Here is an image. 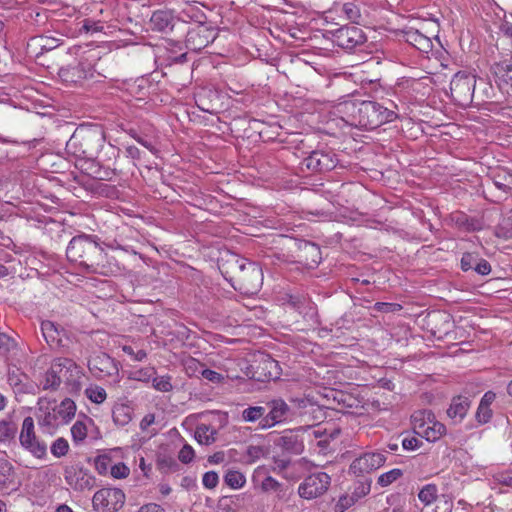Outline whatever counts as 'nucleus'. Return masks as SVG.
<instances>
[{"instance_id": "obj_11", "label": "nucleus", "mask_w": 512, "mask_h": 512, "mask_svg": "<svg viewBox=\"0 0 512 512\" xmlns=\"http://www.w3.org/2000/svg\"><path fill=\"white\" fill-rule=\"evenodd\" d=\"M65 480L74 490H90L95 485V477L79 465H71L65 468Z\"/></svg>"}, {"instance_id": "obj_63", "label": "nucleus", "mask_w": 512, "mask_h": 512, "mask_svg": "<svg viewBox=\"0 0 512 512\" xmlns=\"http://www.w3.org/2000/svg\"><path fill=\"white\" fill-rule=\"evenodd\" d=\"M155 421L154 414H147L140 422V427L142 430L147 429L150 425H152Z\"/></svg>"}, {"instance_id": "obj_56", "label": "nucleus", "mask_w": 512, "mask_h": 512, "mask_svg": "<svg viewBox=\"0 0 512 512\" xmlns=\"http://www.w3.org/2000/svg\"><path fill=\"white\" fill-rule=\"evenodd\" d=\"M421 444V441L415 437L404 438L402 440V446L405 450H415Z\"/></svg>"}, {"instance_id": "obj_49", "label": "nucleus", "mask_w": 512, "mask_h": 512, "mask_svg": "<svg viewBox=\"0 0 512 512\" xmlns=\"http://www.w3.org/2000/svg\"><path fill=\"white\" fill-rule=\"evenodd\" d=\"M478 258L471 253H464L461 258V268L464 271H468L469 269H474L476 266Z\"/></svg>"}, {"instance_id": "obj_60", "label": "nucleus", "mask_w": 512, "mask_h": 512, "mask_svg": "<svg viewBox=\"0 0 512 512\" xmlns=\"http://www.w3.org/2000/svg\"><path fill=\"white\" fill-rule=\"evenodd\" d=\"M14 345L13 339H11L5 333H0V348L9 350Z\"/></svg>"}, {"instance_id": "obj_21", "label": "nucleus", "mask_w": 512, "mask_h": 512, "mask_svg": "<svg viewBox=\"0 0 512 512\" xmlns=\"http://www.w3.org/2000/svg\"><path fill=\"white\" fill-rule=\"evenodd\" d=\"M300 257L308 265H317L321 260L320 248L311 242L303 241L299 244Z\"/></svg>"}, {"instance_id": "obj_43", "label": "nucleus", "mask_w": 512, "mask_h": 512, "mask_svg": "<svg viewBox=\"0 0 512 512\" xmlns=\"http://www.w3.org/2000/svg\"><path fill=\"white\" fill-rule=\"evenodd\" d=\"M452 502L447 499H440L434 508L424 507L420 512H451Z\"/></svg>"}, {"instance_id": "obj_48", "label": "nucleus", "mask_w": 512, "mask_h": 512, "mask_svg": "<svg viewBox=\"0 0 512 512\" xmlns=\"http://www.w3.org/2000/svg\"><path fill=\"white\" fill-rule=\"evenodd\" d=\"M178 458L184 464L190 463L194 458L193 448L190 445L185 444L179 451Z\"/></svg>"}, {"instance_id": "obj_2", "label": "nucleus", "mask_w": 512, "mask_h": 512, "mask_svg": "<svg viewBox=\"0 0 512 512\" xmlns=\"http://www.w3.org/2000/svg\"><path fill=\"white\" fill-rule=\"evenodd\" d=\"M105 142L104 131L99 126L78 127L66 144L69 153L76 157L93 160Z\"/></svg>"}, {"instance_id": "obj_36", "label": "nucleus", "mask_w": 512, "mask_h": 512, "mask_svg": "<svg viewBox=\"0 0 512 512\" xmlns=\"http://www.w3.org/2000/svg\"><path fill=\"white\" fill-rule=\"evenodd\" d=\"M171 376H156L154 375L152 378V386L155 390L160 392H170L173 390V385L171 383Z\"/></svg>"}, {"instance_id": "obj_12", "label": "nucleus", "mask_w": 512, "mask_h": 512, "mask_svg": "<svg viewBox=\"0 0 512 512\" xmlns=\"http://www.w3.org/2000/svg\"><path fill=\"white\" fill-rule=\"evenodd\" d=\"M335 42L343 49L352 50L366 41L361 28L357 26H344L334 34Z\"/></svg>"}, {"instance_id": "obj_4", "label": "nucleus", "mask_w": 512, "mask_h": 512, "mask_svg": "<svg viewBox=\"0 0 512 512\" xmlns=\"http://www.w3.org/2000/svg\"><path fill=\"white\" fill-rule=\"evenodd\" d=\"M353 119L358 126L365 129H376L386 122L393 121L395 113L381 104L374 101H363L352 113Z\"/></svg>"}, {"instance_id": "obj_61", "label": "nucleus", "mask_w": 512, "mask_h": 512, "mask_svg": "<svg viewBox=\"0 0 512 512\" xmlns=\"http://www.w3.org/2000/svg\"><path fill=\"white\" fill-rule=\"evenodd\" d=\"M42 41V49L50 50L58 46V39L50 38V37H41Z\"/></svg>"}, {"instance_id": "obj_30", "label": "nucleus", "mask_w": 512, "mask_h": 512, "mask_svg": "<svg viewBox=\"0 0 512 512\" xmlns=\"http://www.w3.org/2000/svg\"><path fill=\"white\" fill-rule=\"evenodd\" d=\"M113 420L116 424L124 426L131 420V409L126 405H117L113 409Z\"/></svg>"}, {"instance_id": "obj_46", "label": "nucleus", "mask_w": 512, "mask_h": 512, "mask_svg": "<svg viewBox=\"0 0 512 512\" xmlns=\"http://www.w3.org/2000/svg\"><path fill=\"white\" fill-rule=\"evenodd\" d=\"M374 308L377 311L389 313L400 311L402 309V306L398 303L377 302L375 303Z\"/></svg>"}, {"instance_id": "obj_28", "label": "nucleus", "mask_w": 512, "mask_h": 512, "mask_svg": "<svg viewBox=\"0 0 512 512\" xmlns=\"http://www.w3.org/2000/svg\"><path fill=\"white\" fill-rule=\"evenodd\" d=\"M14 470L9 461L0 459V487H7L13 482Z\"/></svg>"}, {"instance_id": "obj_18", "label": "nucleus", "mask_w": 512, "mask_h": 512, "mask_svg": "<svg viewBox=\"0 0 512 512\" xmlns=\"http://www.w3.org/2000/svg\"><path fill=\"white\" fill-rule=\"evenodd\" d=\"M54 365H59L58 368L61 369L60 373L57 374L59 376L60 382L65 381L67 384H72L76 381V377H78V370L76 363L68 358H58L54 360Z\"/></svg>"}, {"instance_id": "obj_24", "label": "nucleus", "mask_w": 512, "mask_h": 512, "mask_svg": "<svg viewBox=\"0 0 512 512\" xmlns=\"http://www.w3.org/2000/svg\"><path fill=\"white\" fill-rule=\"evenodd\" d=\"M493 69L501 81L512 86V57L495 63Z\"/></svg>"}, {"instance_id": "obj_15", "label": "nucleus", "mask_w": 512, "mask_h": 512, "mask_svg": "<svg viewBox=\"0 0 512 512\" xmlns=\"http://www.w3.org/2000/svg\"><path fill=\"white\" fill-rule=\"evenodd\" d=\"M215 38L213 31L205 25H199L195 29L188 31L186 36V45L194 51H200L205 48Z\"/></svg>"}, {"instance_id": "obj_40", "label": "nucleus", "mask_w": 512, "mask_h": 512, "mask_svg": "<svg viewBox=\"0 0 512 512\" xmlns=\"http://www.w3.org/2000/svg\"><path fill=\"white\" fill-rule=\"evenodd\" d=\"M71 435L75 443L82 442L87 437V427L82 421H76L71 428Z\"/></svg>"}, {"instance_id": "obj_9", "label": "nucleus", "mask_w": 512, "mask_h": 512, "mask_svg": "<svg viewBox=\"0 0 512 512\" xmlns=\"http://www.w3.org/2000/svg\"><path fill=\"white\" fill-rule=\"evenodd\" d=\"M19 440L21 446L35 457L43 458L46 455L47 445L36 437L32 417L24 418Z\"/></svg>"}, {"instance_id": "obj_34", "label": "nucleus", "mask_w": 512, "mask_h": 512, "mask_svg": "<svg viewBox=\"0 0 512 512\" xmlns=\"http://www.w3.org/2000/svg\"><path fill=\"white\" fill-rule=\"evenodd\" d=\"M85 394L89 400L96 404H101L106 400L107 394L104 388L98 385H91L85 390Z\"/></svg>"}, {"instance_id": "obj_13", "label": "nucleus", "mask_w": 512, "mask_h": 512, "mask_svg": "<svg viewBox=\"0 0 512 512\" xmlns=\"http://www.w3.org/2000/svg\"><path fill=\"white\" fill-rule=\"evenodd\" d=\"M386 461L384 454L377 452L364 453L356 458L350 465V472L354 475L369 473L381 467Z\"/></svg>"}, {"instance_id": "obj_57", "label": "nucleus", "mask_w": 512, "mask_h": 512, "mask_svg": "<svg viewBox=\"0 0 512 512\" xmlns=\"http://www.w3.org/2000/svg\"><path fill=\"white\" fill-rule=\"evenodd\" d=\"M109 459L106 457H97L95 467L99 474H105L108 470Z\"/></svg>"}, {"instance_id": "obj_50", "label": "nucleus", "mask_w": 512, "mask_h": 512, "mask_svg": "<svg viewBox=\"0 0 512 512\" xmlns=\"http://www.w3.org/2000/svg\"><path fill=\"white\" fill-rule=\"evenodd\" d=\"M343 11L347 18L353 22H356L360 18L359 9L353 3H345L343 5Z\"/></svg>"}, {"instance_id": "obj_62", "label": "nucleus", "mask_w": 512, "mask_h": 512, "mask_svg": "<svg viewBox=\"0 0 512 512\" xmlns=\"http://www.w3.org/2000/svg\"><path fill=\"white\" fill-rule=\"evenodd\" d=\"M505 184H507V182H506V180H504V174H503V175L498 174V175L494 178V185H495L498 189H501V190H503L504 192H508V186H506Z\"/></svg>"}, {"instance_id": "obj_3", "label": "nucleus", "mask_w": 512, "mask_h": 512, "mask_svg": "<svg viewBox=\"0 0 512 512\" xmlns=\"http://www.w3.org/2000/svg\"><path fill=\"white\" fill-rule=\"evenodd\" d=\"M66 255L69 261L78 263L90 272H97L100 262L106 256L104 249L86 234L71 239Z\"/></svg>"}, {"instance_id": "obj_20", "label": "nucleus", "mask_w": 512, "mask_h": 512, "mask_svg": "<svg viewBox=\"0 0 512 512\" xmlns=\"http://www.w3.org/2000/svg\"><path fill=\"white\" fill-rule=\"evenodd\" d=\"M406 41L413 45L421 52L428 53L432 47V41L426 35L420 33L418 30L410 29L405 32Z\"/></svg>"}, {"instance_id": "obj_22", "label": "nucleus", "mask_w": 512, "mask_h": 512, "mask_svg": "<svg viewBox=\"0 0 512 512\" xmlns=\"http://www.w3.org/2000/svg\"><path fill=\"white\" fill-rule=\"evenodd\" d=\"M434 414L428 410L416 411L411 416L413 430L417 435H421L425 428L433 422Z\"/></svg>"}, {"instance_id": "obj_59", "label": "nucleus", "mask_w": 512, "mask_h": 512, "mask_svg": "<svg viewBox=\"0 0 512 512\" xmlns=\"http://www.w3.org/2000/svg\"><path fill=\"white\" fill-rule=\"evenodd\" d=\"M496 479L499 483L512 487V472L498 474Z\"/></svg>"}, {"instance_id": "obj_17", "label": "nucleus", "mask_w": 512, "mask_h": 512, "mask_svg": "<svg viewBox=\"0 0 512 512\" xmlns=\"http://www.w3.org/2000/svg\"><path fill=\"white\" fill-rule=\"evenodd\" d=\"M174 16L171 11L157 10L150 18V26L153 31L167 32L174 26Z\"/></svg>"}, {"instance_id": "obj_53", "label": "nucleus", "mask_w": 512, "mask_h": 512, "mask_svg": "<svg viewBox=\"0 0 512 512\" xmlns=\"http://www.w3.org/2000/svg\"><path fill=\"white\" fill-rule=\"evenodd\" d=\"M491 415H492V411L488 406H485V408H484L483 406H481L479 404V407H478V410L476 413V417L480 423H487L489 421V419L491 418Z\"/></svg>"}, {"instance_id": "obj_7", "label": "nucleus", "mask_w": 512, "mask_h": 512, "mask_svg": "<svg viewBox=\"0 0 512 512\" xmlns=\"http://www.w3.org/2000/svg\"><path fill=\"white\" fill-rule=\"evenodd\" d=\"M125 494L118 488H103L98 490L92 499V505L98 512H116L123 507Z\"/></svg>"}, {"instance_id": "obj_38", "label": "nucleus", "mask_w": 512, "mask_h": 512, "mask_svg": "<svg viewBox=\"0 0 512 512\" xmlns=\"http://www.w3.org/2000/svg\"><path fill=\"white\" fill-rule=\"evenodd\" d=\"M17 427L14 423L0 421V442H5L15 437Z\"/></svg>"}, {"instance_id": "obj_5", "label": "nucleus", "mask_w": 512, "mask_h": 512, "mask_svg": "<svg viewBox=\"0 0 512 512\" xmlns=\"http://www.w3.org/2000/svg\"><path fill=\"white\" fill-rule=\"evenodd\" d=\"M476 77L467 71H459L450 82L451 97L455 104L466 107L472 100L475 91Z\"/></svg>"}, {"instance_id": "obj_6", "label": "nucleus", "mask_w": 512, "mask_h": 512, "mask_svg": "<svg viewBox=\"0 0 512 512\" xmlns=\"http://www.w3.org/2000/svg\"><path fill=\"white\" fill-rule=\"evenodd\" d=\"M87 365L92 375L98 379H110L113 383L120 381L119 362L106 353L92 355Z\"/></svg>"}, {"instance_id": "obj_14", "label": "nucleus", "mask_w": 512, "mask_h": 512, "mask_svg": "<svg viewBox=\"0 0 512 512\" xmlns=\"http://www.w3.org/2000/svg\"><path fill=\"white\" fill-rule=\"evenodd\" d=\"M270 411L261 420L260 425L262 428H271L274 425L286 420L289 406L282 399H274L267 403Z\"/></svg>"}, {"instance_id": "obj_54", "label": "nucleus", "mask_w": 512, "mask_h": 512, "mask_svg": "<svg viewBox=\"0 0 512 512\" xmlns=\"http://www.w3.org/2000/svg\"><path fill=\"white\" fill-rule=\"evenodd\" d=\"M279 486V482L270 476L266 477L261 484V487L265 492L276 491Z\"/></svg>"}, {"instance_id": "obj_51", "label": "nucleus", "mask_w": 512, "mask_h": 512, "mask_svg": "<svg viewBox=\"0 0 512 512\" xmlns=\"http://www.w3.org/2000/svg\"><path fill=\"white\" fill-rule=\"evenodd\" d=\"M185 369L189 376H193V375H196V373H200V371L204 368H203V365L199 361H197L194 358H191L188 361H186Z\"/></svg>"}, {"instance_id": "obj_35", "label": "nucleus", "mask_w": 512, "mask_h": 512, "mask_svg": "<svg viewBox=\"0 0 512 512\" xmlns=\"http://www.w3.org/2000/svg\"><path fill=\"white\" fill-rule=\"evenodd\" d=\"M418 497L423 503H425V507H430V503H432L433 501L437 502L439 500L437 499V488L435 485L432 484H428L425 487H423L420 490Z\"/></svg>"}, {"instance_id": "obj_8", "label": "nucleus", "mask_w": 512, "mask_h": 512, "mask_svg": "<svg viewBox=\"0 0 512 512\" xmlns=\"http://www.w3.org/2000/svg\"><path fill=\"white\" fill-rule=\"evenodd\" d=\"M338 163L336 154L330 150H314L301 162V170L309 172H327Z\"/></svg>"}, {"instance_id": "obj_52", "label": "nucleus", "mask_w": 512, "mask_h": 512, "mask_svg": "<svg viewBox=\"0 0 512 512\" xmlns=\"http://www.w3.org/2000/svg\"><path fill=\"white\" fill-rule=\"evenodd\" d=\"M82 30H84L87 33H96L101 32L103 30V26L100 24V22L85 19L83 21Z\"/></svg>"}, {"instance_id": "obj_27", "label": "nucleus", "mask_w": 512, "mask_h": 512, "mask_svg": "<svg viewBox=\"0 0 512 512\" xmlns=\"http://www.w3.org/2000/svg\"><path fill=\"white\" fill-rule=\"evenodd\" d=\"M217 431L206 424L197 426L195 431V438L200 444L210 445L216 440Z\"/></svg>"}, {"instance_id": "obj_58", "label": "nucleus", "mask_w": 512, "mask_h": 512, "mask_svg": "<svg viewBox=\"0 0 512 512\" xmlns=\"http://www.w3.org/2000/svg\"><path fill=\"white\" fill-rule=\"evenodd\" d=\"M138 512H166L164 508L156 503L145 504L140 507Z\"/></svg>"}, {"instance_id": "obj_64", "label": "nucleus", "mask_w": 512, "mask_h": 512, "mask_svg": "<svg viewBox=\"0 0 512 512\" xmlns=\"http://www.w3.org/2000/svg\"><path fill=\"white\" fill-rule=\"evenodd\" d=\"M495 400V393L488 391L484 394L480 405L485 408V406H490V404Z\"/></svg>"}, {"instance_id": "obj_44", "label": "nucleus", "mask_w": 512, "mask_h": 512, "mask_svg": "<svg viewBox=\"0 0 512 512\" xmlns=\"http://www.w3.org/2000/svg\"><path fill=\"white\" fill-rule=\"evenodd\" d=\"M219 477L218 474L214 471L206 472L203 475L202 483L205 488L213 489L218 485Z\"/></svg>"}, {"instance_id": "obj_32", "label": "nucleus", "mask_w": 512, "mask_h": 512, "mask_svg": "<svg viewBox=\"0 0 512 512\" xmlns=\"http://www.w3.org/2000/svg\"><path fill=\"white\" fill-rule=\"evenodd\" d=\"M224 481L232 489H238L245 484L246 479L241 472L229 470L224 477Z\"/></svg>"}, {"instance_id": "obj_31", "label": "nucleus", "mask_w": 512, "mask_h": 512, "mask_svg": "<svg viewBox=\"0 0 512 512\" xmlns=\"http://www.w3.org/2000/svg\"><path fill=\"white\" fill-rule=\"evenodd\" d=\"M468 403L465 400H461V398L454 399L449 409L447 410V414L451 418H460L462 419L467 412Z\"/></svg>"}, {"instance_id": "obj_25", "label": "nucleus", "mask_w": 512, "mask_h": 512, "mask_svg": "<svg viewBox=\"0 0 512 512\" xmlns=\"http://www.w3.org/2000/svg\"><path fill=\"white\" fill-rule=\"evenodd\" d=\"M446 433V427L435 420V416L433 417V422L428 425L424 432L420 435L425 438L429 442H435L440 439Z\"/></svg>"}, {"instance_id": "obj_47", "label": "nucleus", "mask_w": 512, "mask_h": 512, "mask_svg": "<svg viewBox=\"0 0 512 512\" xmlns=\"http://www.w3.org/2000/svg\"><path fill=\"white\" fill-rule=\"evenodd\" d=\"M200 375L212 383H221L224 380V376L211 369H202Z\"/></svg>"}, {"instance_id": "obj_29", "label": "nucleus", "mask_w": 512, "mask_h": 512, "mask_svg": "<svg viewBox=\"0 0 512 512\" xmlns=\"http://www.w3.org/2000/svg\"><path fill=\"white\" fill-rule=\"evenodd\" d=\"M279 445L292 454H300L303 451V445L298 441L296 436H282L279 439Z\"/></svg>"}, {"instance_id": "obj_23", "label": "nucleus", "mask_w": 512, "mask_h": 512, "mask_svg": "<svg viewBox=\"0 0 512 512\" xmlns=\"http://www.w3.org/2000/svg\"><path fill=\"white\" fill-rule=\"evenodd\" d=\"M54 409L61 424H66L74 417L76 405L70 398H65L59 405H55Z\"/></svg>"}, {"instance_id": "obj_26", "label": "nucleus", "mask_w": 512, "mask_h": 512, "mask_svg": "<svg viewBox=\"0 0 512 512\" xmlns=\"http://www.w3.org/2000/svg\"><path fill=\"white\" fill-rule=\"evenodd\" d=\"M58 367L59 365H54V363H52L50 369L45 373L44 380L42 382L44 390L56 391L59 388L61 382L57 374L60 373L61 369Z\"/></svg>"}, {"instance_id": "obj_37", "label": "nucleus", "mask_w": 512, "mask_h": 512, "mask_svg": "<svg viewBox=\"0 0 512 512\" xmlns=\"http://www.w3.org/2000/svg\"><path fill=\"white\" fill-rule=\"evenodd\" d=\"M154 375H156V369L154 367H144L132 371L129 378L136 381L149 382Z\"/></svg>"}, {"instance_id": "obj_45", "label": "nucleus", "mask_w": 512, "mask_h": 512, "mask_svg": "<svg viewBox=\"0 0 512 512\" xmlns=\"http://www.w3.org/2000/svg\"><path fill=\"white\" fill-rule=\"evenodd\" d=\"M129 472V468L124 463H118L111 467V475L116 479L126 478Z\"/></svg>"}, {"instance_id": "obj_19", "label": "nucleus", "mask_w": 512, "mask_h": 512, "mask_svg": "<svg viewBox=\"0 0 512 512\" xmlns=\"http://www.w3.org/2000/svg\"><path fill=\"white\" fill-rule=\"evenodd\" d=\"M41 331L50 347L53 348L61 346L64 330L60 329L54 322L43 321L41 323Z\"/></svg>"}, {"instance_id": "obj_10", "label": "nucleus", "mask_w": 512, "mask_h": 512, "mask_svg": "<svg viewBox=\"0 0 512 512\" xmlns=\"http://www.w3.org/2000/svg\"><path fill=\"white\" fill-rule=\"evenodd\" d=\"M330 481V476L325 472L311 474L300 484L298 493L304 499L317 498L327 491Z\"/></svg>"}, {"instance_id": "obj_39", "label": "nucleus", "mask_w": 512, "mask_h": 512, "mask_svg": "<svg viewBox=\"0 0 512 512\" xmlns=\"http://www.w3.org/2000/svg\"><path fill=\"white\" fill-rule=\"evenodd\" d=\"M39 424L49 428H55L59 425H62L58 419L54 407L52 408V411H46L44 413V415L39 419Z\"/></svg>"}, {"instance_id": "obj_42", "label": "nucleus", "mask_w": 512, "mask_h": 512, "mask_svg": "<svg viewBox=\"0 0 512 512\" xmlns=\"http://www.w3.org/2000/svg\"><path fill=\"white\" fill-rule=\"evenodd\" d=\"M402 474L403 473L400 469H392L391 471L379 476L378 484H380L382 487L388 486L394 481H396L398 478H400Z\"/></svg>"}, {"instance_id": "obj_55", "label": "nucleus", "mask_w": 512, "mask_h": 512, "mask_svg": "<svg viewBox=\"0 0 512 512\" xmlns=\"http://www.w3.org/2000/svg\"><path fill=\"white\" fill-rule=\"evenodd\" d=\"M474 270L480 275H488L491 272V265L485 259H478Z\"/></svg>"}, {"instance_id": "obj_16", "label": "nucleus", "mask_w": 512, "mask_h": 512, "mask_svg": "<svg viewBox=\"0 0 512 512\" xmlns=\"http://www.w3.org/2000/svg\"><path fill=\"white\" fill-rule=\"evenodd\" d=\"M277 362L272 359L269 355H262L261 360L256 366L255 374L253 378L259 381H269L278 377Z\"/></svg>"}, {"instance_id": "obj_41", "label": "nucleus", "mask_w": 512, "mask_h": 512, "mask_svg": "<svg viewBox=\"0 0 512 512\" xmlns=\"http://www.w3.org/2000/svg\"><path fill=\"white\" fill-rule=\"evenodd\" d=\"M68 449L69 444L67 440L62 437L56 439L51 445V453L57 458L65 456L68 452Z\"/></svg>"}, {"instance_id": "obj_33", "label": "nucleus", "mask_w": 512, "mask_h": 512, "mask_svg": "<svg viewBox=\"0 0 512 512\" xmlns=\"http://www.w3.org/2000/svg\"><path fill=\"white\" fill-rule=\"evenodd\" d=\"M266 409L262 406H251L242 411V419L246 422H255L263 419Z\"/></svg>"}, {"instance_id": "obj_1", "label": "nucleus", "mask_w": 512, "mask_h": 512, "mask_svg": "<svg viewBox=\"0 0 512 512\" xmlns=\"http://www.w3.org/2000/svg\"><path fill=\"white\" fill-rule=\"evenodd\" d=\"M222 273L235 290L243 294H256L263 283L262 269L255 263L245 259L232 257L222 264Z\"/></svg>"}]
</instances>
